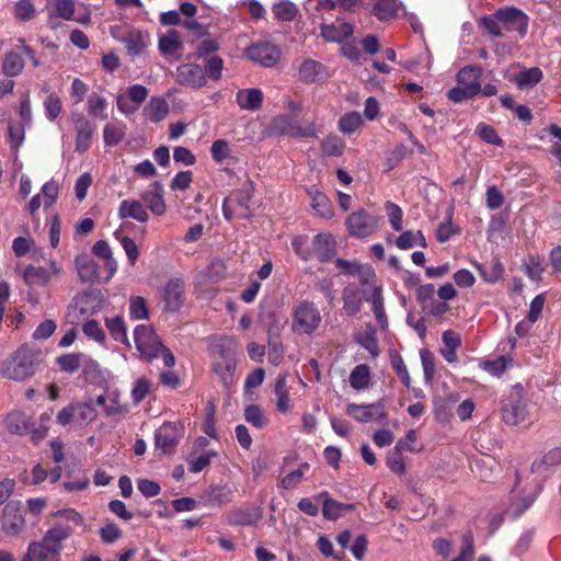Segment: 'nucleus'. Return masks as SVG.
<instances>
[{
  "label": "nucleus",
  "mask_w": 561,
  "mask_h": 561,
  "mask_svg": "<svg viewBox=\"0 0 561 561\" xmlns=\"http://www.w3.org/2000/svg\"><path fill=\"white\" fill-rule=\"evenodd\" d=\"M39 357V351L22 345L0 363V377L18 382L27 380L36 374Z\"/></svg>",
  "instance_id": "1"
},
{
  "label": "nucleus",
  "mask_w": 561,
  "mask_h": 561,
  "mask_svg": "<svg viewBox=\"0 0 561 561\" xmlns=\"http://www.w3.org/2000/svg\"><path fill=\"white\" fill-rule=\"evenodd\" d=\"M53 515L58 518V520L45 531L42 540L56 549L61 556L64 541L73 534L75 527L84 526V519L82 515L73 508L59 510Z\"/></svg>",
  "instance_id": "2"
},
{
  "label": "nucleus",
  "mask_w": 561,
  "mask_h": 561,
  "mask_svg": "<svg viewBox=\"0 0 561 561\" xmlns=\"http://www.w3.org/2000/svg\"><path fill=\"white\" fill-rule=\"evenodd\" d=\"M134 341L136 348L145 358L152 359L161 356L165 367L172 368L175 365L174 355L162 344L151 327L137 325L134 330Z\"/></svg>",
  "instance_id": "3"
},
{
  "label": "nucleus",
  "mask_w": 561,
  "mask_h": 561,
  "mask_svg": "<svg viewBox=\"0 0 561 561\" xmlns=\"http://www.w3.org/2000/svg\"><path fill=\"white\" fill-rule=\"evenodd\" d=\"M98 412L91 402H75L62 408L56 419L61 426L83 428L95 421Z\"/></svg>",
  "instance_id": "4"
},
{
  "label": "nucleus",
  "mask_w": 561,
  "mask_h": 561,
  "mask_svg": "<svg viewBox=\"0 0 561 561\" xmlns=\"http://www.w3.org/2000/svg\"><path fill=\"white\" fill-rule=\"evenodd\" d=\"M321 313L312 301L302 300L293 312L291 330L297 334L311 335L321 323Z\"/></svg>",
  "instance_id": "5"
},
{
  "label": "nucleus",
  "mask_w": 561,
  "mask_h": 561,
  "mask_svg": "<svg viewBox=\"0 0 561 561\" xmlns=\"http://www.w3.org/2000/svg\"><path fill=\"white\" fill-rule=\"evenodd\" d=\"M540 491L541 486L539 484H526L522 486L520 477L517 474L515 485L511 492V504L506 510L505 515L508 518L519 517L533 505Z\"/></svg>",
  "instance_id": "6"
},
{
  "label": "nucleus",
  "mask_w": 561,
  "mask_h": 561,
  "mask_svg": "<svg viewBox=\"0 0 561 561\" xmlns=\"http://www.w3.org/2000/svg\"><path fill=\"white\" fill-rule=\"evenodd\" d=\"M379 224V218L369 214L365 209H358L352 213L346 219L348 232L355 238H367L373 234Z\"/></svg>",
  "instance_id": "7"
},
{
  "label": "nucleus",
  "mask_w": 561,
  "mask_h": 561,
  "mask_svg": "<svg viewBox=\"0 0 561 561\" xmlns=\"http://www.w3.org/2000/svg\"><path fill=\"white\" fill-rule=\"evenodd\" d=\"M251 198L252 194L248 188L230 194L222 203L224 217L227 220H231L233 217L248 218L251 215Z\"/></svg>",
  "instance_id": "8"
},
{
  "label": "nucleus",
  "mask_w": 561,
  "mask_h": 561,
  "mask_svg": "<svg viewBox=\"0 0 561 561\" xmlns=\"http://www.w3.org/2000/svg\"><path fill=\"white\" fill-rule=\"evenodd\" d=\"M527 403L520 390L516 389L503 401L502 417L506 424L517 425L526 420Z\"/></svg>",
  "instance_id": "9"
},
{
  "label": "nucleus",
  "mask_w": 561,
  "mask_h": 561,
  "mask_svg": "<svg viewBox=\"0 0 561 561\" xmlns=\"http://www.w3.org/2000/svg\"><path fill=\"white\" fill-rule=\"evenodd\" d=\"M71 121L76 130V151L83 153L91 147L95 125L81 112H72Z\"/></svg>",
  "instance_id": "10"
},
{
  "label": "nucleus",
  "mask_w": 561,
  "mask_h": 561,
  "mask_svg": "<svg viewBox=\"0 0 561 561\" xmlns=\"http://www.w3.org/2000/svg\"><path fill=\"white\" fill-rule=\"evenodd\" d=\"M245 54L249 59L264 67H273L280 58L279 48L268 42H261L251 45L247 48Z\"/></svg>",
  "instance_id": "11"
},
{
  "label": "nucleus",
  "mask_w": 561,
  "mask_h": 561,
  "mask_svg": "<svg viewBox=\"0 0 561 561\" xmlns=\"http://www.w3.org/2000/svg\"><path fill=\"white\" fill-rule=\"evenodd\" d=\"M175 81L184 87L198 89L206 84V75L202 66L195 64H182L174 73Z\"/></svg>",
  "instance_id": "12"
},
{
  "label": "nucleus",
  "mask_w": 561,
  "mask_h": 561,
  "mask_svg": "<svg viewBox=\"0 0 561 561\" xmlns=\"http://www.w3.org/2000/svg\"><path fill=\"white\" fill-rule=\"evenodd\" d=\"M185 300V285L180 278L170 279L162 289L164 310L175 312L180 310Z\"/></svg>",
  "instance_id": "13"
},
{
  "label": "nucleus",
  "mask_w": 561,
  "mask_h": 561,
  "mask_svg": "<svg viewBox=\"0 0 561 561\" xmlns=\"http://www.w3.org/2000/svg\"><path fill=\"white\" fill-rule=\"evenodd\" d=\"M272 128L275 133L295 137L317 136V130L313 124L301 127L288 115H279L275 117L272 123Z\"/></svg>",
  "instance_id": "14"
},
{
  "label": "nucleus",
  "mask_w": 561,
  "mask_h": 561,
  "mask_svg": "<svg viewBox=\"0 0 561 561\" xmlns=\"http://www.w3.org/2000/svg\"><path fill=\"white\" fill-rule=\"evenodd\" d=\"M346 413L360 423L380 422L386 417L385 405L381 402L371 404L351 403Z\"/></svg>",
  "instance_id": "15"
},
{
  "label": "nucleus",
  "mask_w": 561,
  "mask_h": 561,
  "mask_svg": "<svg viewBox=\"0 0 561 561\" xmlns=\"http://www.w3.org/2000/svg\"><path fill=\"white\" fill-rule=\"evenodd\" d=\"M497 18L505 31L518 32L524 36L528 28V19L525 13L516 8H501L497 10Z\"/></svg>",
  "instance_id": "16"
},
{
  "label": "nucleus",
  "mask_w": 561,
  "mask_h": 561,
  "mask_svg": "<svg viewBox=\"0 0 561 561\" xmlns=\"http://www.w3.org/2000/svg\"><path fill=\"white\" fill-rule=\"evenodd\" d=\"M25 528V519L18 504L9 503L2 515V529L8 536H18Z\"/></svg>",
  "instance_id": "17"
},
{
  "label": "nucleus",
  "mask_w": 561,
  "mask_h": 561,
  "mask_svg": "<svg viewBox=\"0 0 561 561\" xmlns=\"http://www.w3.org/2000/svg\"><path fill=\"white\" fill-rule=\"evenodd\" d=\"M61 556L45 541H31L21 561H60Z\"/></svg>",
  "instance_id": "18"
},
{
  "label": "nucleus",
  "mask_w": 561,
  "mask_h": 561,
  "mask_svg": "<svg viewBox=\"0 0 561 561\" xmlns=\"http://www.w3.org/2000/svg\"><path fill=\"white\" fill-rule=\"evenodd\" d=\"M262 515L259 506H247L232 510L227 515V522L233 526H255L262 519Z\"/></svg>",
  "instance_id": "19"
},
{
  "label": "nucleus",
  "mask_w": 561,
  "mask_h": 561,
  "mask_svg": "<svg viewBox=\"0 0 561 561\" xmlns=\"http://www.w3.org/2000/svg\"><path fill=\"white\" fill-rule=\"evenodd\" d=\"M163 194V185L160 182H154L149 190L141 193L140 197L152 214L161 216L167 209Z\"/></svg>",
  "instance_id": "20"
},
{
  "label": "nucleus",
  "mask_w": 561,
  "mask_h": 561,
  "mask_svg": "<svg viewBox=\"0 0 561 561\" xmlns=\"http://www.w3.org/2000/svg\"><path fill=\"white\" fill-rule=\"evenodd\" d=\"M117 215L121 219H134L140 224H145L149 219L145 205L137 199H123L119 203Z\"/></svg>",
  "instance_id": "21"
},
{
  "label": "nucleus",
  "mask_w": 561,
  "mask_h": 561,
  "mask_svg": "<svg viewBox=\"0 0 561 561\" xmlns=\"http://www.w3.org/2000/svg\"><path fill=\"white\" fill-rule=\"evenodd\" d=\"M353 26L342 19H336L332 24L321 25V36L328 42L341 43L353 34Z\"/></svg>",
  "instance_id": "22"
},
{
  "label": "nucleus",
  "mask_w": 561,
  "mask_h": 561,
  "mask_svg": "<svg viewBox=\"0 0 561 561\" xmlns=\"http://www.w3.org/2000/svg\"><path fill=\"white\" fill-rule=\"evenodd\" d=\"M154 444L164 454H171L178 444L176 427L164 423L154 433Z\"/></svg>",
  "instance_id": "23"
},
{
  "label": "nucleus",
  "mask_w": 561,
  "mask_h": 561,
  "mask_svg": "<svg viewBox=\"0 0 561 561\" xmlns=\"http://www.w3.org/2000/svg\"><path fill=\"white\" fill-rule=\"evenodd\" d=\"M263 98L261 89H241L236 93V103L243 111L255 112L262 107Z\"/></svg>",
  "instance_id": "24"
},
{
  "label": "nucleus",
  "mask_w": 561,
  "mask_h": 561,
  "mask_svg": "<svg viewBox=\"0 0 561 561\" xmlns=\"http://www.w3.org/2000/svg\"><path fill=\"white\" fill-rule=\"evenodd\" d=\"M299 79L304 83H313L327 78V68L319 61L306 59L298 68Z\"/></svg>",
  "instance_id": "25"
},
{
  "label": "nucleus",
  "mask_w": 561,
  "mask_h": 561,
  "mask_svg": "<svg viewBox=\"0 0 561 561\" xmlns=\"http://www.w3.org/2000/svg\"><path fill=\"white\" fill-rule=\"evenodd\" d=\"M316 500L322 501V514L329 520H335L346 511H352L354 508L353 504L341 503L332 500L327 492L320 493Z\"/></svg>",
  "instance_id": "26"
},
{
  "label": "nucleus",
  "mask_w": 561,
  "mask_h": 561,
  "mask_svg": "<svg viewBox=\"0 0 561 561\" xmlns=\"http://www.w3.org/2000/svg\"><path fill=\"white\" fill-rule=\"evenodd\" d=\"M313 251L321 262H328L335 254V240L331 233H318L313 239Z\"/></svg>",
  "instance_id": "27"
},
{
  "label": "nucleus",
  "mask_w": 561,
  "mask_h": 561,
  "mask_svg": "<svg viewBox=\"0 0 561 561\" xmlns=\"http://www.w3.org/2000/svg\"><path fill=\"white\" fill-rule=\"evenodd\" d=\"M170 112L169 103L161 96H153L144 107V116L152 122L159 123L163 121Z\"/></svg>",
  "instance_id": "28"
},
{
  "label": "nucleus",
  "mask_w": 561,
  "mask_h": 561,
  "mask_svg": "<svg viewBox=\"0 0 561 561\" xmlns=\"http://www.w3.org/2000/svg\"><path fill=\"white\" fill-rule=\"evenodd\" d=\"M236 367L237 360L233 356H227L224 359H214L213 363V370L220 378L226 388H228L233 381Z\"/></svg>",
  "instance_id": "29"
},
{
  "label": "nucleus",
  "mask_w": 561,
  "mask_h": 561,
  "mask_svg": "<svg viewBox=\"0 0 561 561\" xmlns=\"http://www.w3.org/2000/svg\"><path fill=\"white\" fill-rule=\"evenodd\" d=\"M127 126L122 121H113L103 127V141L106 147L117 146L126 136Z\"/></svg>",
  "instance_id": "30"
},
{
  "label": "nucleus",
  "mask_w": 561,
  "mask_h": 561,
  "mask_svg": "<svg viewBox=\"0 0 561 561\" xmlns=\"http://www.w3.org/2000/svg\"><path fill=\"white\" fill-rule=\"evenodd\" d=\"M75 265L82 282H95L99 279V266L87 254L76 257Z\"/></svg>",
  "instance_id": "31"
},
{
  "label": "nucleus",
  "mask_w": 561,
  "mask_h": 561,
  "mask_svg": "<svg viewBox=\"0 0 561 561\" xmlns=\"http://www.w3.org/2000/svg\"><path fill=\"white\" fill-rule=\"evenodd\" d=\"M308 195L310 196L312 203V208L318 213V215L322 218L330 219L333 217L334 211L330 199L316 186L308 188Z\"/></svg>",
  "instance_id": "32"
},
{
  "label": "nucleus",
  "mask_w": 561,
  "mask_h": 561,
  "mask_svg": "<svg viewBox=\"0 0 561 561\" xmlns=\"http://www.w3.org/2000/svg\"><path fill=\"white\" fill-rule=\"evenodd\" d=\"M442 340L444 348L440 353L448 363H456L458 360L457 348L461 345V339L459 334L453 330H446L443 332Z\"/></svg>",
  "instance_id": "33"
},
{
  "label": "nucleus",
  "mask_w": 561,
  "mask_h": 561,
  "mask_svg": "<svg viewBox=\"0 0 561 561\" xmlns=\"http://www.w3.org/2000/svg\"><path fill=\"white\" fill-rule=\"evenodd\" d=\"M481 75L482 69L480 67L467 66L458 72L457 82L459 85L465 88L472 87L473 93L477 95L481 90V85L479 83Z\"/></svg>",
  "instance_id": "34"
},
{
  "label": "nucleus",
  "mask_w": 561,
  "mask_h": 561,
  "mask_svg": "<svg viewBox=\"0 0 561 561\" xmlns=\"http://www.w3.org/2000/svg\"><path fill=\"white\" fill-rule=\"evenodd\" d=\"M92 252H93V254H95L104 260V265L108 272L105 280L111 279L117 270V263L113 256V252H112L110 244L104 240H100L94 243V245L92 248Z\"/></svg>",
  "instance_id": "35"
},
{
  "label": "nucleus",
  "mask_w": 561,
  "mask_h": 561,
  "mask_svg": "<svg viewBox=\"0 0 561 561\" xmlns=\"http://www.w3.org/2000/svg\"><path fill=\"white\" fill-rule=\"evenodd\" d=\"M276 408L282 413H287L291 409L289 392L287 389V375H279L275 382Z\"/></svg>",
  "instance_id": "36"
},
{
  "label": "nucleus",
  "mask_w": 561,
  "mask_h": 561,
  "mask_svg": "<svg viewBox=\"0 0 561 561\" xmlns=\"http://www.w3.org/2000/svg\"><path fill=\"white\" fill-rule=\"evenodd\" d=\"M343 309L350 316L359 312L362 307L360 290L355 285H347L343 290Z\"/></svg>",
  "instance_id": "37"
},
{
  "label": "nucleus",
  "mask_w": 561,
  "mask_h": 561,
  "mask_svg": "<svg viewBox=\"0 0 561 561\" xmlns=\"http://www.w3.org/2000/svg\"><path fill=\"white\" fill-rule=\"evenodd\" d=\"M23 279L30 286H45L50 280V272L42 266L28 265L23 272Z\"/></svg>",
  "instance_id": "38"
},
{
  "label": "nucleus",
  "mask_w": 561,
  "mask_h": 561,
  "mask_svg": "<svg viewBox=\"0 0 561 561\" xmlns=\"http://www.w3.org/2000/svg\"><path fill=\"white\" fill-rule=\"evenodd\" d=\"M107 100L99 93L92 92L87 99L88 114L94 118L106 119Z\"/></svg>",
  "instance_id": "39"
},
{
  "label": "nucleus",
  "mask_w": 561,
  "mask_h": 561,
  "mask_svg": "<svg viewBox=\"0 0 561 561\" xmlns=\"http://www.w3.org/2000/svg\"><path fill=\"white\" fill-rule=\"evenodd\" d=\"M75 307L82 316H91L101 309L100 299L92 294H83L75 299Z\"/></svg>",
  "instance_id": "40"
},
{
  "label": "nucleus",
  "mask_w": 561,
  "mask_h": 561,
  "mask_svg": "<svg viewBox=\"0 0 561 561\" xmlns=\"http://www.w3.org/2000/svg\"><path fill=\"white\" fill-rule=\"evenodd\" d=\"M24 69V60L22 56L15 51H10L4 55L2 61V72L7 77H16Z\"/></svg>",
  "instance_id": "41"
},
{
  "label": "nucleus",
  "mask_w": 561,
  "mask_h": 561,
  "mask_svg": "<svg viewBox=\"0 0 561 561\" xmlns=\"http://www.w3.org/2000/svg\"><path fill=\"white\" fill-rule=\"evenodd\" d=\"M182 47L180 34L170 30L159 38V49L163 55H173Z\"/></svg>",
  "instance_id": "42"
},
{
  "label": "nucleus",
  "mask_w": 561,
  "mask_h": 561,
  "mask_svg": "<svg viewBox=\"0 0 561 561\" xmlns=\"http://www.w3.org/2000/svg\"><path fill=\"white\" fill-rule=\"evenodd\" d=\"M105 325L115 341L126 345L129 344L126 325L124 319L121 316L106 318Z\"/></svg>",
  "instance_id": "43"
},
{
  "label": "nucleus",
  "mask_w": 561,
  "mask_h": 561,
  "mask_svg": "<svg viewBox=\"0 0 561 561\" xmlns=\"http://www.w3.org/2000/svg\"><path fill=\"white\" fill-rule=\"evenodd\" d=\"M403 447L404 442H398L393 450L388 455L386 461L389 470L398 476H403L405 473V465L401 455Z\"/></svg>",
  "instance_id": "44"
},
{
  "label": "nucleus",
  "mask_w": 561,
  "mask_h": 561,
  "mask_svg": "<svg viewBox=\"0 0 561 561\" xmlns=\"http://www.w3.org/2000/svg\"><path fill=\"white\" fill-rule=\"evenodd\" d=\"M215 359H224L227 356L236 357V342L228 336L219 337L211 346Z\"/></svg>",
  "instance_id": "45"
},
{
  "label": "nucleus",
  "mask_w": 561,
  "mask_h": 561,
  "mask_svg": "<svg viewBox=\"0 0 561 561\" xmlns=\"http://www.w3.org/2000/svg\"><path fill=\"white\" fill-rule=\"evenodd\" d=\"M400 5L398 0H378L374 5V13L381 21L389 20L396 16Z\"/></svg>",
  "instance_id": "46"
},
{
  "label": "nucleus",
  "mask_w": 561,
  "mask_h": 561,
  "mask_svg": "<svg viewBox=\"0 0 561 561\" xmlns=\"http://www.w3.org/2000/svg\"><path fill=\"white\" fill-rule=\"evenodd\" d=\"M367 301H370L373 305V310L376 317L378 324L385 329L388 324L387 316L383 308V298L381 294V289L379 287L374 288L373 294Z\"/></svg>",
  "instance_id": "47"
},
{
  "label": "nucleus",
  "mask_w": 561,
  "mask_h": 561,
  "mask_svg": "<svg viewBox=\"0 0 561 561\" xmlns=\"http://www.w3.org/2000/svg\"><path fill=\"white\" fill-rule=\"evenodd\" d=\"M541 79L542 71L539 68L534 67L519 72L516 76L515 82L520 90H524L536 85Z\"/></svg>",
  "instance_id": "48"
},
{
  "label": "nucleus",
  "mask_w": 561,
  "mask_h": 561,
  "mask_svg": "<svg viewBox=\"0 0 561 561\" xmlns=\"http://www.w3.org/2000/svg\"><path fill=\"white\" fill-rule=\"evenodd\" d=\"M123 42L125 43L127 53L130 56L140 55L146 48V36L140 32H130L128 33Z\"/></svg>",
  "instance_id": "49"
},
{
  "label": "nucleus",
  "mask_w": 561,
  "mask_h": 561,
  "mask_svg": "<svg viewBox=\"0 0 561 561\" xmlns=\"http://www.w3.org/2000/svg\"><path fill=\"white\" fill-rule=\"evenodd\" d=\"M370 379V371L367 365H357L350 375V385L356 390L365 389Z\"/></svg>",
  "instance_id": "50"
},
{
  "label": "nucleus",
  "mask_w": 561,
  "mask_h": 561,
  "mask_svg": "<svg viewBox=\"0 0 561 561\" xmlns=\"http://www.w3.org/2000/svg\"><path fill=\"white\" fill-rule=\"evenodd\" d=\"M244 419L256 428H263L268 422L264 411L256 404H250L244 409Z\"/></svg>",
  "instance_id": "51"
},
{
  "label": "nucleus",
  "mask_w": 561,
  "mask_h": 561,
  "mask_svg": "<svg viewBox=\"0 0 561 561\" xmlns=\"http://www.w3.org/2000/svg\"><path fill=\"white\" fill-rule=\"evenodd\" d=\"M45 116L48 121L54 122L61 113L62 103L57 93H49L43 102Z\"/></svg>",
  "instance_id": "52"
},
{
  "label": "nucleus",
  "mask_w": 561,
  "mask_h": 561,
  "mask_svg": "<svg viewBox=\"0 0 561 561\" xmlns=\"http://www.w3.org/2000/svg\"><path fill=\"white\" fill-rule=\"evenodd\" d=\"M273 12L278 20L293 21L297 14V8L290 1L280 0L273 5Z\"/></svg>",
  "instance_id": "53"
},
{
  "label": "nucleus",
  "mask_w": 561,
  "mask_h": 561,
  "mask_svg": "<svg viewBox=\"0 0 561 561\" xmlns=\"http://www.w3.org/2000/svg\"><path fill=\"white\" fill-rule=\"evenodd\" d=\"M363 124V119L359 113L350 112L341 117L339 122L340 130L344 134H353Z\"/></svg>",
  "instance_id": "54"
},
{
  "label": "nucleus",
  "mask_w": 561,
  "mask_h": 561,
  "mask_svg": "<svg viewBox=\"0 0 561 561\" xmlns=\"http://www.w3.org/2000/svg\"><path fill=\"white\" fill-rule=\"evenodd\" d=\"M129 316L134 320H144L148 318L149 311L145 298L134 296L129 299Z\"/></svg>",
  "instance_id": "55"
},
{
  "label": "nucleus",
  "mask_w": 561,
  "mask_h": 561,
  "mask_svg": "<svg viewBox=\"0 0 561 561\" xmlns=\"http://www.w3.org/2000/svg\"><path fill=\"white\" fill-rule=\"evenodd\" d=\"M494 460L490 457L474 459L471 465V470L481 479L489 480L492 477V468Z\"/></svg>",
  "instance_id": "56"
},
{
  "label": "nucleus",
  "mask_w": 561,
  "mask_h": 561,
  "mask_svg": "<svg viewBox=\"0 0 561 561\" xmlns=\"http://www.w3.org/2000/svg\"><path fill=\"white\" fill-rule=\"evenodd\" d=\"M114 236L117 240H119L121 245L123 247L127 259L131 265L136 263L139 257V250L135 241L127 236H119V231H115Z\"/></svg>",
  "instance_id": "57"
},
{
  "label": "nucleus",
  "mask_w": 561,
  "mask_h": 561,
  "mask_svg": "<svg viewBox=\"0 0 561 561\" xmlns=\"http://www.w3.org/2000/svg\"><path fill=\"white\" fill-rule=\"evenodd\" d=\"M82 332L87 337L103 345L105 343V333L100 323L95 320L87 321L82 327Z\"/></svg>",
  "instance_id": "58"
},
{
  "label": "nucleus",
  "mask_w": 561,
  "mask_h": 561,
  "mask_svg": "<svg viewBox=\"0 0 561 561\" xmlns=\"http://www.w3.org/2000/svg\"><path fill=\"white\" fill-rule=\"evenodd\" d=\"M152 387L151 381L146 377L138 378L131 389V398L134 403L141 402L146 396L150 392Z\"/></svg>",
  "instance_id": "59"
},
{
  "label": "nucleus",
  "mask_w": 561,
  "mask_h": 561,
  "mask_svg": "<svg viewBox=\"0 0 561 561\" xmlns=\"http://www.w3.org/2000/svg\"><path fill=\"white\" fill-rule=\"evenodd\" d=\"M385 208H386L387 216H388V219H389V222H390L392 229L396 231H401L403 228V226H402V222H403L402 209L397 204H394L392 202H387L385 205Z\"/></svg>",
  "instance_id": "60"
},
{
  "label": "nucleus",
  "mask_w": 561,
  "mask_h": 561,
  "mask_svg": "<svg viewBox=\"0 0 561 561\" xmlns=\"http://www.w3.org/2000/svg\"><path fill=\"white\" fill-rule=\"evenodd\" d=\"M60 369L68 374L76 373L81 366V356L79 354H66L57 358Z\"/></svg>",
  "instance_id": "61"
},
{
  "label": "nucleus",
  "mask_w": 561,
  "mask_h": 561,
  "mask_svg": "<svg viewBox=\"0 0 561 561\" xmlns=\"http://www.w3.org/2000/svg\"><path fill=\"white\" fill-rule=\"evenodd\" d=\"M321 149L327 156L336 157L342 154L344 144L336 136H328L322 140Z\"/></svg>",
  "instance_id": "62"
},
{
  "label": "nucleus",
  "mask_w": 561,
  "mask_h": 561,
  "mask_svg": "<svg viewBox=\"0 0 561 561\" xmlns=\"http://www.w3.org/2000/svg\"><path fill=\"white\" fill-rule=\"evenodd\" d=\"M480 25L495 37H501L503 35V27L500 19L497 18V11L492 15L481 18Z\"/></svg>",
  "instance_id": "63"
},
{
  "label": "nucleus",
  "mask_w": 561,
  "mask_h": 561,
  "mask_svg": "<svg viewBox=\"0 0 561 561\" xmlns=\"http://www.w3.org/2000/svg\"><path fill=\"white\" fill-rule=\"evenodd\" d=\"M8 430L12 434L23 435L27 432L28 426L21 413H12L7 420Z\"/></svg>",
  "instance_id": "64"
}]
</instances>
